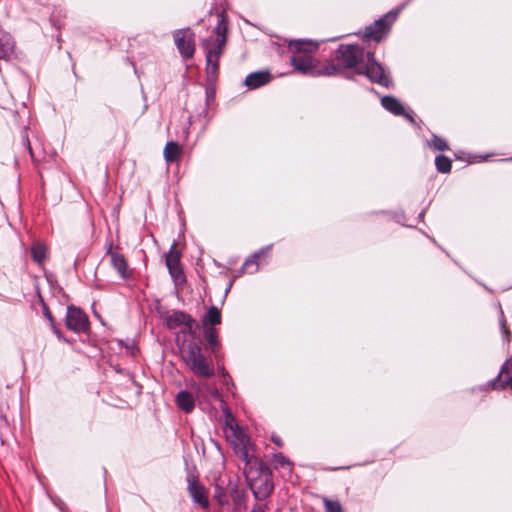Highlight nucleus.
<instances>
[{"label": "nucleus", "mask_w": 512, "mask_h": 512, "mask_svg": "<svg viewBox=\"0 0 512 512\" xmlns=\"http://www.w3.org/2000/svg\"><path fill=\"white\" fill-rule=\"evenodd\" d=\"M336 59L345 68H359L364 62V51L358 45H340Z\"/></svg>", "instance_id": "0eeeda50"}, {"label": "nucleus", "mask_w": 512, "mask_h": 512, "mask_svg": "<svg viewBox=\"0 0 512 512\" xmlns=\"http://www.w3.org/2000/svg\"><path fill=\"white\" fill-rule=\"evenodd\" d=\"M226 416L225 436L233 446L236 455L244 462V473H247V466L257 465L258 459L253 455V445L250 437L238 426L229 409H224Z\"/></svg>", "instance_id": "f03ea898"}, {"label": "nucleus", "mask_w": 512, "mask_h": 512, "mask_svg": "<svg viewBox=\"0 0 512 512\" xmlns=\"http://www.w3.org/2000/svg\"><path fill=\"white\" fill-rule=\"evenodd\" d=\"M358 73L365 74L371 81L385 87L391 82L383 67L375 60L373 52L367 53V60L358 68Z\"/></svg>", "instance_id": "423d86ee"}, {"label": "nucleus", "mask_w": 512, "mask_h": 512, "mask_svg": "<svg viewBox=\"0 0 512 512\" xmlns=\"http://www.w3.org/2000/svg\"><path fill=\"white\" fill-rule=\"evenodd\" d=\"M188 492L194 503L202 508H208L209 500L206 488L195 478H188Z\"/></svg>", "instance_id": "ddd939ff"}, {"label": "nucleus", "mask_w": 512, "mask_h": 512, "mask_svg": "<svg viewBox=\"0 0 512 512\" xmlns=\"http://www.w3.org/2000/svg\"><path fill=\"white\" fill-rule=\"evenodd\" d=\"M231 497L233 500V512H245V493L240 491L237 487L231 490Z\"/></svg>", "instance_id": "412c9836"}, {"label": "nucleus", "mask_w": 512, "mask_h": 512, "mask_svg": "<svg viewBox=\"0 0 512 512\" xmlns=\"http://www.w3.org/2000/svg\"><path fill=\"white\" fill-rule=\"evenodd\" d=\"M14 41L11 35L0 30V59H5L13 53Z\"/></svg>", "instance_id": "aec40b11"}, {"label": "nucleus", "mask_w": 512, "mask_h": 512, "mask_svg": "<svg viewBox=\"0 0 512 512\" xmlns=\"http://www.w3.org/2000/svg\"><path fill=\"white\" fill-rule=\"evenodd\" d=\"M31 254L37 263H42L46 258V247L41 243H36L31 248Z\"/></svg>", "instance_id": "a878e982"}, {"label": "nucleus", "mask_w": 512, "mask_h": 512, "mask_svg": "<svg viewBox=\"0 0 512 512\" xmlns=\"http://www.w3.org/2000/svg\"><path fill=\"white\" fill-rule=\"evenodd\" d=\"M201 323L203 329L214 328V326L221 324V312L216 306H211L208 312L202 317Z\"/></svg>", "instance_id": "6ab92c4d"}, {"label": "nucleus", "mask_w": 512, "mask_h": 512, "mask_svg": "<svg viewBox=\"0 0 512 512\" xmlns=\"http://www.w3.org/2000/svg\"><path fill=\"white\" fill-rule=\"evenodd\" d=\"M326 512H342V506L339 501L325 498L323 500Z\"/></svg>", "instance_id": "c85d7f7f"}, {"label": "nucleus", "mask_w": 512, "mask_h": 512, "mask_svg": "<svg viewBox=\"0 0 512 512\" xmlns=\"http://www.w3.org/2000/svg\"><path fill=\"white\" fill-rule=\"evenodd\" d=\"M510 382H512V356L504 362L497 378L491 381L488 386L492 389L497 388V385L504 388Z\"/></svg>", "instance_id": "2eb2a0df"}, {"label": "nucleus", "mask_w": 512, "mask_h": 512, "mask_svg": "<svg viewBox=\"0 0 512 512\" xmlns=\"http://www.w3.org/2000/svg\"><path fill=\"white\" fill-rule=\"evenodd\" d=\"M382 106L394 115H403L406 119L413 122L412 112H406L402 103L393 96H384L381 99Z\"/></svg>", "instance_id": "4468645a"}, {"label": "nucleus", "mask_w": 512, "mask_h": 512, "mask_svg": "<svg viewBox=\"0 0 512 512\" xmlns=\"http://www.w3.org/2000/svg\"><path fill=\"white\" fill-rule=\"evenodd\" d=\"M289 48L295 53L291 58V63L295 70L302 74L318 76V66L316 60L310 55L318 50L319 44L312 40H291Z\"/></svg>", "instance_id": "20e7f679"}, {"label": "nucleus", "mask_w": 512, "mask_h": 512, "mask_svg": "<svg viewBox=\"0 0 512 512\" xmlns=\"http://www.w3.org/2000/svg\"><path fill=\"white\" fill-rule=\"evenodd\" d=\"M318 76H333L340 72V67L334 62H329L322 67H318Z\"/></svg>", "instance_id": "bb28decb"}, {"label": "nucleus", "mask_w": 512, "mask_h": 512, "mask_svg": "<svg viewBox=\"0 0 512 512\" xmlns=\"http://www.w3.org/2000/svg\"><path fill=\"white\" fill-rule=\"evenodd\" d=\"M175 45L184 59H190L195 53V34L190 28L173 32Z\"/></svg>", "instance_id": "6e6552de"}, {"label": "nucleus", "mask_w": 512, "mask_h": 512, "mask_svg": "<svg viewBox=\"0 0 512 512\" xmlns=\"http://www.w3.org/2000/svg\"><path fill=\"white\" fill-rule=\"evenodd\" d=\"M272 441L278 445V446H281V441H280V438L278 436H272Z\"/></svg>", "instance_id": "473e14b6"}, {"label": "nucleus", "mask_w": 512, "mask_h": 512, "mask_svg": "<svg viewBox=\"0 0 512 512\" xmlns=\"http://www.w3.org/2000/svg\"><path fill=\"white\" fill-rule=\"evenodd\" d=\"M255 465L247 466L246 475L247 480L250 483V488L258 500L266 499L273 490V483L270 480L267 471H261L258 477H253V467Z\"/></svg>", "instance_id": "39448f33"}, {"label": "nucleus", "mask_w": 512, "mask_h": 512, "mask_svg": "<svg viewBox=\"0 0 512 512\" xmlns=\"http://www.w3.org/2000/svg\"><path fill=\"white\" fill-rule=\"evenodd\" d=\"M215 36H211L202 42L206 56V71L209 78L216 76L219 68V58L226 43V18L224 13L219 14V21L215 27Z\"/></svg>", "instance_id": "7ed1b4c3"}, {"label": "nucleus", "mask_w": 512, "mask_h": 512, "mask_svg": "<svg viewBox=\"0 0 512 512\" xmlns=\"http://www.w3.org/2000/svg\"><path fill=\"white\" fill-rule=\"evenodd\" d=\"M399 10L391 11L376 20L374 25L366 27L364 37L379 42L387 34L391 24L395 21Z\"/></svg>", "instance_id": "1a4fd4ad"}, {"label": "nucleus", "mask_w": 512, "mask_h": 512, "mask_svg": "<svg viewBox=\"0 0 512 512\" xmlns=\"http://www.w3.org/2000/svg\"><path fill=\"white\" fill-rule=\"evenodd\" d=\"M273 461L276 467L286 468L288 471L291 470L290 462L282 454H275Z\"/></svg>", "instance_id": "c756f323"}, {"label": "nucleus", "mask_w": 512, "mask_h": 512, "mask_svg": "<svg viewBox=\"0 0 512 512\" xmlns=\"http://www.w3.org/2000/svg\"><path fill=\"white\" fill-rule=\"evenodd\" d=\"M179 350L184 363L196 376L210 378L214 375L212 360L203 354L196 332H193L192 338H185L179 344Z\"/></svg>", "instance_id": "f257e3e1"}, {"label": "nucleus", "mask_w": 512, "mask_h": 512, "mask_svg": "<svg viewBox=\"0 0 512 512\" xmlns=\"http://www.w3.org/2000/svg\"><path fill=\"white\" fill-rule=\"evenodd\" d=\"M501 328H502V332H503L505 341L509 343L510 335H509V331L507 330L504 322L501 323Z\"/></svg>", "instance_id": "2f4dec72"}, {"label": "nucleus", "mask_w": 512, "mask_h": 512, "mask_svg": "<svg viewBox=\"0 0 512 512\" xmlns=\"http://www.w3.org/2000/svg\"><path fill=\"white\" fill-rule=\"evenodd\" d=\"M176 404L185 413H190L195 407L194 396L188 391H180L176 396Z\"/></svg>", "instance_id": "a211bd4d"}, {"label": "nucleus", "mask_w": 512, "mask_h": 512, "mask_svg": "<svg viewBox=\"0 0 512 512\" xmlns=\"http://www.w3.org/2000/svg\"><path fill=\"white\" fill-rule=\"evenodd\" d=\"M164 158L168 163L176 161L180 154H181V148L178 143L174 141H170L166 144L164 148Z\"/></svg>", "instance_id": "4be33fe9"}, {"label": "nucleus", "mask_w": 512, "mask_h": 512, "mask_svg": "<svg viewBox=\"0 0 512 512\" xmlns=\"http://www.w3.org/2000/svg\"><path fill=\"white\" fill-rule=\"evenodd\" d=\"M214 499L220 505H225L228 503V499H227V496H226L224 490L219 486H217L215 489Z\"/></svg>", "instance_id": "7c9ffc66"}, {"label": "nucleus", "mask_w": 512, "mask_h": 512, "mask_svg": "<svg viewBox=\"0 0 512 512\" xmlns=\"http://www.w3.org/2000/svg\"><path fill=\"white\" fill-rule=\"evenodd\" d=\"M428 144L433 149L439 150V151H444V150L449 149L448 144L445 141V139H443L437 135H433L432 140Z\"/></svg>", "instance_id": "cd10ccee"}, {"label": "nucleus", "mask_w": 512, "mask_h": 512, "mask_svg": "<svg viewBox=\"0 0 512 512\" xmlns=\"http://www.w3.org/2000/svg\"><path fill=\"white\" fill-rule=\"evenodd\" d=\"M44 314H45V316H46V318H47V319H49L50 321H52V320H53V319H52V315H51V313L48 311V309H47V308H45Z\"/></svg>", "instance_id": "72a5a7b5"}, {"label": "nucleus", "mask_w": 512, "mask_h": 512, "mask_svg": "<svg viewBox=\"0 0 512 512\" xmlns=\"http://www.w3.org/2000/svg\"><path fill=\"white\" fill-rule=\"evenodd\" d=\"M252 512H265L261 506H258L252 510Z\"/></svg>", "instance_id": "f704fd0d"}, {"label": "nucleus", "mask_w": 512, "mask_h": 512, "mask_svg": "<svg viewBox=\"0 0 512 512\" xmlns=\"http://www.w3.org/2000/svg\"><path fill=\"white\" fill-rule=\"evenodd\" d=\"M166 324L169 329H176L183 327L182 333L185 338H192L194 331L193 325L195 320L187 313L183 311H174L166 317Z\"/></svg>", "instance_id": "9d476101"}, {"label": "nucleus", "mask_w": 512, "mask_h": 512, "mask_svg": "<svg viewBox=\"0 0 512 512\" xmlns=\"http://www.w3.org/2000/svg\"><path fill=\"white\" fill-rule=\"evenodd\" d=\"M204 330V337L208 343L212 354H216L220 348V341L218 340L217 331L215 328H206Z\"/></svg>", "instance_id": "5701e85b"}, {"label": "nucleus", "mask_w": 512, "mask_h": 512, "mask_svg": "<svg viewBox=\"0 0 512 512\" xmlns=\"http://www.w3.org/2000/svg\"><path fill=\"white\" fill-rule=\"evenodd\" d=\"M271 79V76L268 72H254L249 74L245 79V85L249 89H257L265 84H267Z\"/></svg>", "instance_id": "dca6fc26"}, {"label": "nucleus", "mask_w": 512, "mask_h": 512, "mask_svg": "<svg viewBox=\"0 0 512 512\" xmlns=\"http://www.w3.org/2000/svg\"><path fill=\"white\" fill-rule=\"evenodd\" d=\"M180 259V252L176 249V244L174 243L166 254V266L175 282L184 280Z\"/></svg>", "instance_id": "f8f14e48"}, {"label": "nucleus", "mask_w": 512, "mask_h": 512, "mask_svg": "<svg viewBox=\"0 0 512 512\" xmlns=\"http://www.w3.org/2000/svg\"><path fill=\"white\" fill-rule=\"evenodd\" d=\"M209 393H210L211 395H214V396H217V395H218L217 391H216V390H213V389L209 390Z\"/></svg>", "instance_id": "c9c22d12"}, {"label": "nucleus", "mask_w": 512, "mask_h": 512, "mask_svg": "<svg viewBox=\"0 0 512 512\" xmlns=\"http://www.w3.org/2000/svg\"><path fill=\"white\" fill-rule=\"evenodd\" d=\"M435 166L440 173H449L451 171V160L443 155L435 158Z\"/></svg>", "instance_id": "393cba45"}, {"label": "nucleus", "mask_w": 512, "mask_h": 512, "mask_svg": "<svg viewBox=\"0 0 512 512\" xmlns=\"http://www.w3.org/2000/svg\"><path fill=\"white\" fill-rule=\"evenodd\" d=\"M264 253V251H260L255 253L252 257L248 258L244 264L242 265V273H254L258 270L257 259Z\"/></svg>", "instance_id": "b1692460"}, {"label": "nucleus", "mask_w": 512, "mask_h": 512, "mask_svg": "<svg viewBox=\"0 0 512 512\" xmlns=\"http://www.w3.org/2000/svg\"><path fill=\"white\" fill-rule=\"evenodd\" d=\"M109 255L112 266L121 276V278H128L129 272L125 257L117 252H110Z\"/></svg>", "instance_id": "f3484780"}, {"label": "nucleus", "mask_w": 512, "mask_h": 512, "mask_svg": "<svg viewBox=\"0 0 512 512\" xmlns=\"http://www.w3.org/2000/svg\"><path fill=\"white\" fill-rule=\"evenodd\" d=\"M88 324V317L81 309L75 306L67 308L66 326L68 329L78 333L84 332L88 328Z\"/></svg>", "instance_id": "9b49d317"}]
</instances>
